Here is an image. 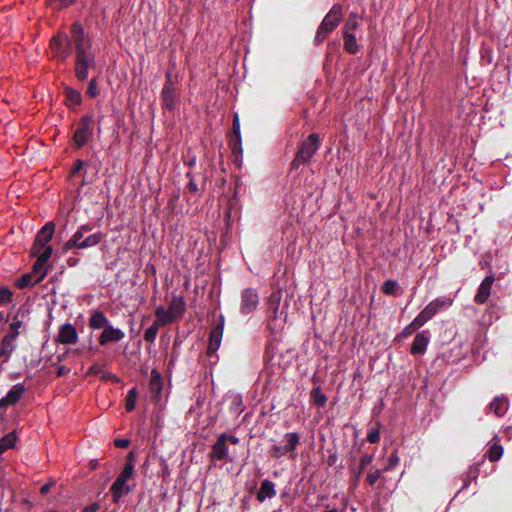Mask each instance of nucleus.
<instances>
[{
    "mask_svg": "<svg viewBox=\"0 0 512 512\" xmlns=\"http://www.w3.org/2000/svg\"><path fill=\"white\" fill-rule=\"evenodd\" d=\"M71 41L74 44L76 53L75 76L79 81H85L88 78V70L95 66V55L92 52V44L84 33L82 25L74 22L70 29Z\"/></svg>",
    "mask_w": 512,
    "mask_h": 512,
    "instance_id": "f257e3e1",
    "label": "nucleus"
},
{
    "mask_svg": "<svg viewBox=\"0 0 512 512\" xmlns=\"http://www.w3.org/2000/svg\"><path fill=\"white\" fill-rule=\"evenodd\" d=\"M92 228L85 224L81 225L77 231L71 236V238L64 244L63 250L68 251L71 249H87L97 246L104 238L102 232H91Z\"/></svg>",
    "mask_w": 512,
    "mask_h": 512,
    "instance_id": "f03ea898",
    "label": "nucleus"
},
{
    "mask_svg": "<svg viewBox=\"0 0 512 512\" xmlns=\"http://www.w3.org/2000/svg\"><path fill=\"white\" fill-rule=\"evenodd\" d=\"M343 18V7L334 4L321 21L314 37V44L319 46L338 27Z\"/></svg>",
    "mask_w": 512,
    "mask_h": 512,
    "instance_id": "7ed1b4c3",
    "label": "nucleus"
},
{
    "mask_svg": "<svg viewBox=\"0 0 512 512\" xmlns=\"http://www.w3.org/2000/svg\"><path fill=\"white\" fill-rule=\"evenodd\" d=\"M320 138L316 133L310 134L301 142L295 158L291 162V169H298L302 164H309L311 158L320 148Z\"/></svg>",
    "mask_w": 512,
    "mask_h": 512,
    "instance_id": "20e7f679",
    "label": "nucleus"
},
{
    "mask_svg": "<svg viewBox=\"0 0 512 512\" xmlns=\"http://www.w3.org/2000/svg\"><path fill=\"white\" fill-rule=\"evenodd\" d=\"M452 305V299L449 297H439L431 301L426 307L417 315V317L408 325L414 329H419L428 320H430L437 312L443 308Z\"/></svg>",
    "mask_w": 512,
    "mask_h": 512,
    "instance_id": "39448f33",
    "label": "nucleus"
},
{
    "mask_svg": "<svg viewBox=\"0 0 512 512\" xmlns=\"http://www.w3.org/2000/svg\"><path fill=\"white\" fill-rule=\"evenodd\" d=\"M134 473L130 465H124L123 470L118 475L114 483L112 484L110 491L113 496L115 503L119 502L124 494H128L133 490V487L129 486L127 481L133 477Z\"/></svg>",
    "mask_w": 512,
    "mask_h": 512,
    "instance_id": "423d86ee",
    "label": "nucleus"
},
{
    "mask_svg": "<svg viewBox=\"0 0 512 512\" xmlns=\"http://www.w3.org/2000/svg\"><path fill=\"white\" fill-rule=\"evenodd\" d=\"M53 57L59 61H65L71 54L70 42L65 34H57L50 41Z\"/></svg>",
    "mask_w": 512,
    "mask_h": 512,
    "instance_id": "0eeeda50",
    "label": "nucleus"
},
{
    "mask_svg": "<svg viewBox=\"0 0 512 512\" xmlns=\"http://www.w3.org/2000/svg\"><path fill=\"white\" fill-rule=\"evenodd\" d=\"M93 135L91 116H83L74 132L73 140L78 148L83 147Z\"/></svg>",
    "mask_w": 512,
    "mask_h": 512,
    "instance_id": "6e6552de",
    "label": "nucleus"
},
{
    "mask_svg": "<svg viewBox=\"0 0 512 512\" xmlns=\"http://www.w3.org/2000/svg\"><path fill=\"white\" fill-rule=\"evenodd\" d=\"M55 231V224L53 222L46 223L35 237L31 253H41L45 248L49 247L48 243L53 237Z\"/></svg>",
    "mask_w": 512,
    "mask_h": 512,
    "instance_id": "1a4fd4ad",
    "label": "nucleus"
},
{
    "mask_svg": "<svg viewBox=\"0 0 512 512\" xmlns=\"http://www.w3.org/2000/svg\"><path fill=\"white\" fill-rule=\"evenodd\" d=\"M209 457L212 461H221V460L232 461V459H230L228 456L227 434L226 433H222L218 436L216 442L211 447V450L209 452Z\"/></svg>",
    "mask_w": 512,
    "mask_h": 512,
    "instance_id": "9d476101",
    "label": "nucleus"
},
{
    "mask_svg": "<svg viewBox=\"0 0 512 512\" xmlns=\"http://www.w3.org/2000/svg\"><path fill=\"white\" fill-rule=\"evenodd\" d=\"M259 304L258 293L251 288L245 289L241 294L240 311L242 314H249L253 312Z\"/></svg>",
    "mask_w": 512,
    "mask_h": 512,
    "instance_id": "9b49d317",
    "label": "nucleus"
},
{
    "mask_svg": "<svg viewBox=\"0 0 512 512\" xmlns=\"http://www.w3.org/2000/svg\"><path fill=\"white\" fill-rule=\"evenodd\" d=\"M56 340L61 344H76L78 341L76 328L70 323L61 325Z\"/></svg>",
    "mask_w": 512,
    "mask_h": 512,
    "instance_id": "f8f14e48",
    "label": "nucleus"
},
{
    "mask_svg": "<svg viewBox=\"0 0 512 512\" xmlns=\"http://www.w3.org/2000/svg\"><path fill=\"white\" fill-rule=\"evenodd\" d=\"M25 392V386L21 383L15 384L4 396L0 399V409L6 408L10 405H15Z\"/></svg>",
    "mask_w": 512,
    "mask_h": 512,
    "instance_id": "ddd939ff",
    "label": "nucleus"
},
{
    "mask_svg": "<svg viewBox=\"0 0 512 512\" xmlns=\"http://www.w3.org/2000/svg\"><path fill=\"white\" fill-rule=\"evenodd\" d=\"M494 281H495L494 275H488L480 283L478 291L474 297V301L477 304H484L488 300V298L491 294V289H492V285H493Z\"/></svg>",
    "mask_w": 512,
    "mask_h": 512,
    "instance_id": "4468645a",
    "label": "nucleus"
},
{
    "mask_svg": "<svg viewBox=\"0 0 512 512\" xmlns=\"http://www.w3.org/2000/svg\"><path fill=\"white\" fill-rule=\"evenodd\" d=\"M149 388L151 391V400L155 403L160 402L163 389V379L161 374L155 369L151 371Z\"/></svg>",
    "mask_w": 512,
    "mask_h": 512,
    "instance_id": "2eb2a0df",
    "label": "nucleus"
},
{
    "mask_svg": "<svg viewBox=\"0 0 512 512\" xmlns=\"http://www.w3.org/2000/svg\"><path fill=\"white\" fill-rule=\"evenodd\" d=\"M53 252L52 246L45 248V251L41 253H32V255L37 256V260L33 265V273L39 276L42 272H45V276L47 275L46 264L51 257Z\"/></svg>",
    "mask_w": 512,
    "mask_h": 512,
    "instance_id": "dca6fc26",
    "label": "nucleus"
},
{
    "mask_svg": "<svg viewBox=\"0 0 512 512\" xmlns=\"http://www.w3.org/2000/svg\"><path fill=\"white\" fill-rule=\"evenodd\" d=\"M223 328V319H221V321L218 324L213 326L209 338L208 354L215 353L220 347L221 339L223 336Z\"/></svg>",
    "mask_w": 512,
    "mask_h": 512,
    "instance_id": "f3484780",
    "label": "nucleus"
},
{
    "mask_svg": "<svg viewBox=\"0 0 512 512\" xmlns=\"http://www.w3.org/2000/svg\"><path fill=\"white\" fill-rule=\"evenodd\" d=\"M124 332L119 328H114L112 325H108L101 333L99 337V343L106 345L109 342H118L124 338Z\"/></svg>",
    "mask_w": 512,
    "mask_h": 512,
    "instance_id": "a211bd4d",
    "label": "nucleus"
},
{
    "mask_svg": "<svg viewBox=\"0 0 512 512\" xmlns=\"http://www.w3.org/2000/svg\"><path fill=\"white\" fill-rule=\"evenodd\" d=\"M16 349V340L5 334L0 343V361L7 362Z\"/></svg>",
    "mask_w": 512,
    "mask_h": 512,
    "instance_id": "6ab92c4d",
    "label": "nucleus"
},
{
    "mask_svg": "<svg viewBox=\"0 0 512 512\" xmlns=\"http://www.w3.org/2000/svg\"><path fill=\"white\" fill-rule=\"evenodd\" d=\"M162 107L169 111H172L176 107L177 94L175 87L163 86L161 92Z\"/></svg>",
    "mask_w": 512,
    "mask_h": 512,
    "instance_id": "aec40b11",
    "label": "nucleus"
},
{
    "mask_svg": "<svg viewBox=\"0 0 512 512\" xmlns=\"http://www.w3.org/2000/svg\"><path fill=\"white\" fill-rule=\"evenodd\" d=\"M374 459V455L373 454H364L361 458H360V461H359V466L358 467H355L354 465H349V470H350V473L353 475L354 477V482L355 484L358 483L362 473H363V470L369 465L372 463Z\"/></svg>",
    "mask_w": 512,
    "mask_h": 512,
    "instance_id": "412c9836",
    "label": "nucleus"
},
{
    "mask_svg": "<svg viewBox=\"0 0 512 512\" xmlns=\"http://www.w3.org/2000/svg\"><path fill=\"white\" fill-rule=\"evenodd\" d=\"M276 495L275 484L268 479L261 482L260 489L257 492V500L264 502L267 498H273Z\"/></svg>",
    "mask_w": 512,
    "mask_h": 512,
    "instance_id": "4be33fe9",
    "label": "nucleus"
},
{
    "mask_svg": "<svg viewBox=\"0 0 512 512\" xmlns=\"http://www.w3.org/2000/svg\"><path fill=\"white\" fill-rule=\"evenodd\" d=\"M488 409L497 417L503 416L508 410L507 398L504 396H496L489 404Z\"/></svg>",
    "mask_w": 512,
    "mask_h": 512,
    "instance_id": "5701e85b",
    "label": "nucleus"
},
{
    "mask_svg": "<svg viewBox=\"0 0 512 512\" xmlns=\"http://www.w3.org/2000/svg\"><path fill=\"white\" fill-rule=\"evenodd\" d=\"M109 320L105 314L100 310L92 311L89 318V327L91 329H105L109 325Z\"/></svg>",
    "mask_w": 512,
    "mask_h": 512,
    "instance_id": "b1692460",
    "label": "nucleus"
},
{
    "mask_svg": "<svg viewBox=\"0 0 512 512\" xmlns=\"http://www.w3.org/2000/svg\"><path fill=\"white\" fill-rule=\"evenodd\" d=\"M284 440H285V449L288 453H290V457L292 459H295L296 457V448L298 446V444L300 443V435L298 432H290V433H286L284 435Z\"/></svg>",
    "mask_w": 512,
    "mask_h": 512,
    "instance_id": "393cba45",
    "label": "nucleus"
},
{
    "mask_svg": "<svg viewBox=\"0 0 512 512\" xmlns=\"http://www.w3.org/2000/svg\"><path fill=\"white\" fill-rule=\"evenodd\" d=\"M185 308L186 305L183 298L174 296L169 304L168 310L170 312V315H172L173 318L176 320L183 316Z\"/></svg>",
    "mask_w": 512,
    "mask_h": 512,
    "instance_id": "a878e982",
    "label": "nucleus"
},
{
    "mask_svg": "<svg viewBox=\"0 0 512 512\" xmlns=\"http://www.w3.org/2000/svg\"><path fill=\"white\" fill-rule=\"evenodd\" d=\"M429 338L423 332L418 333L411 346V353L414 355L424 354L428 345Z\"/></svg>",
    "mask_w": 512,
    "mask_h": 512,
    "instance_id": "bb28decb",
    "label": "nucleus"
},
{
    "mask_svg": "<svg viewBox=\"0 0 512 512\" xmlns=\"http://www.w3.org/2000/svg\"><path fill=\"white\" fill-rule=\"evenodd\" d=\"M45 278V272H42L39 276L35 277L31 273L24 274L16 281V286L20 289L34 286Z\"/></svg>",
    "mask_w": 512,
    "mask_h": 512,
    "instance_id": "cd10ccee",
    "label": "nucleus"
},
{
    "mask_svg": "<svg viewBox=\"0 0 512 512\" xmlns=\"http://www.w3.org/2000/svg\"><path fill=\"white\" fill-rule=\"evenodd\" d=\"M344 49L349 54H356L359 51V45L355 33L342 32Z\"/></svg>",
    "mask_w": 512,
    "mask_h": 512,
    "instance_id": "c85d7f7f",
    "label": "nucleus"
},
{
    "mask_svg": "<svg viewBox=\"0 0 512 512\" xmlns=\"http://www.w3.org/2000/svg\"><path fill=\"white\" fill-rule=\"evenodd\" d=\"M65 103L68 107H76L81 103V94L69 86L64 87Z\"/></svg>",
    "mask_w": 512,
    "mask_h": 512,
    "instance_id": "c756f323",
    "label": "nucleus"
},
{
    "mask_svg": "<svg viewBox=\"0 0 512 512\" xmlns=\"http://www.w3.org/2000/svg\"><path fill=\"white\" fill-rule=\"evenodd\" d=\"M156 320L154 321L160 326H164L166 324L172 323L175 321L172 315H170L169 310H166L164 307L159 306L155 310Z\"/></svg>",
    "mask_w": 512,
    "mask_h": 512,
    "instance_id": "7c9ffc66",
    "label": "nucleus"
},
{
    "mask_svg": "<svg viewBox=\"0 0 512 512\" xmlns=\"http://www.w3.org/2000/svg\"><path fill=\"white\" fill-rule=\"evenodd\" d=\"M17 441V436L15 432H10L4 437L0 439V454L4 453L6 450L11 449L15 446Z\"/></svg>",
    "mask_w": 512,
    "mask_h": 512,
    "instance_id": "2f4dec72",
    "label": "nucleus"
},
{
    "mask_svg": "<svg viewBox=\"0 0 512 512\" xmlns=\"http://www.w3.org/2000/svg\"><path fill=\"white\" fill-rule=\"evenodd\" d=\"M358 18L359 17L357 13H350L342 28V32L354 33L355 30H357L360 26Z\"/></svg>",
    "mask_w": 512,
    "mask_h": 512,
    "instance_id": "473e14b6",
    "label": "nucleus"
},
{
    "mask_svg": "<svg viewBox=\"0 0 512 512\" xmlns=\"http://www.w3.org/2000/svg\"><path fill=\"white\" fill-rule=\"evenodd\" d=\"M281 300V294L279 292L273 293L269 299V310L270 318L275 320L278 317L279 304Z\"/></svg>",
    "mask_w": 512,
    "mask_h": 512,
    "instance_id": "72a5a7b5",
    "label": "nucleus"
},
{
    "mask_svg": "<svg viewBox=\"0 0 512 512\" xmlns=\"http://www.w3.org/2000/svg\"><path fill=\"white\" fill-rule=\"evenodd\" d=\"M311 400L314 405L318 407H324L327 403V397L322 392L320 387H315L311 391Z\"/></svg>",
    "mask_w": 512,
    "mask_h": 512,
    "instance_id": "f704fd0d",
    "label": "nucleus"
},
{
    "mask_svg": "<svg viewBox=\"0 0 512 512\" xmlns=\"http://www.w3.org/2000/svg\"><path fill=\"white\" fill-rule=\"evenodd\" d=\"M138 397V390L136 387L131 388L125 399V409L127 412H131L135 409L136 401Z\"/></svg>",
    "mask_w": 512,
    "mask_h": 512,
    "instance_id": "c9c22d12",
    "label": "nucleus"
},
{
    "mask_svg": "<svg viewBox=\"0 0 512 512\" xmlns=\"http://www.w3.org/2000/svg\"><path fill=\"white\" fill-rule=\"evenodd\" d=\"M486 455L491 462H496L503 455V447L498 443H494L489 447Z\"/></svg>",
    "mask_w": 512,
    "mask_h": 512,
    "instance_id": "e433bc0d",
    "label": "nucleus"
},
{
    "mask_svg": "<svg viewBox=\"0 0 512 512\" xmlns=\"http://www.w3.org/2000/svg\"><path fill=\"white\" fill-rule=\"evenodd\" d=\"M160 327H161L160 325L153 322V324L145 330L144 336H143L144 340L148 343H153L157 337Z\"/></svg>",
    "mask_w": 512,
    "mask_h": 512,
    "instance_id": "4c0bfd02",
    "label": "nucleus"
},
{
    "mask_svg": "<svg viewBox=\"0 0 512 512\" xmlns=\"http://www.w3.org/2000/svg\"><path fill=\"white\" fill-rule=\"evenodd\" d=\"M75 0H46L47 5L52 10H60L72 5Z\"/></svg>",
    "mask_w": 512,
    "mask_h": 512,
    "instance_id": "58836bf2",
    "label": "nucleus"
},
{
    "mask_svg": "<svg viewBox=\"0 0 512 512\" xmlns=\"http://www.w3.org/2000/svg\"><path fill=\"white\" fill-rule=\"evenodd\" d=\"M21 326L22 321L14 318V321L9 325V332L6 335L17 340V337L20 334L19 329L21 328Z\"/></svg>",
    "mask_w": 512,
    "mask_h": 512,
    "instance_id": "ea45409f",
    "label": "nucleus"
},
{
    "mask_svg": "<svg viewBox=\"0 0 512 512\" xmlns=\"http://www.w3.org/2000/svg\"><path fill=\"white\" fill-rule=\"evenodd\" d=\"M229 146H230L233 154H241L242 153L241 136H232L229 141Z\"/></svg>",
    "mask_w": 512,
    "mask_h": 512,
    "instance_id": "a19ab883",
    "label": "nucleus"
},
{
    "mask_svg": "<svg viewBox=\"0 0 512 512\" xmlns=\"http://www.w3.org/2000/svg\"><path fill=\"white\" fill-rule=\"evenodd\" d=\"M382 477V470L374 469L367 473L366 482L369 486H373Z\"/></svg>",
    "mask_w": 512,
    "mask_h": 512,
    "instance_id": "79ce46f5",
    "label": "nucleus"
},
{
    "mask_svg": "<svg viewBox=\"0 0 512 512\" xmlns=\"http://www.w3.org/2000/svg\"><path fill=\"white\" fill-rule=\"evenodd\" d=\"M13 292L8 287H0V304L12 302Z\"/></svg>",
    "mask_w": 512,
    "mask_h": 512,
    "instance_id": "37998d69",
    "label": "nucleus"
},
{
    "mask_svg": "<svg viewBox=\"0 0 512 512\" xmlns=\"http://www.w3.org/2000/svg\"><path fill=\"white\" fill-rule=\"evenodd\" d=\"M270 453V456L272 458H281L282 456L288 454V452L286 451L284 445H273L269 451Z\"/></svg>",
    "mask_w": 512,
    "mask_h": 512,
    "instance_id": "c03bdc74",
    "label": "nucleus"
},
{
    "mask_svg": "<svg viewBox=\"0 0 512 512\" xmlns=\"http://www.w3.org/2000/svg\"><path fill=\"white\" fill-rule=\"evenodd\" d=\"M397 282L394 280H386L382 286V291L385 294L393 295L396 292Z\"/></svg>",
    "mask_w": 512,
    "mask_h": 512,
    "instance_id": "a18cd8bd",
    "label": "nucleus"
},
{
    "mask_svg": "<svg viewBox=\"0 0 512 512\" xmlns=\"http://www.w3.org/2000/svg\"><path fill=\"white\" fill-rule=\"evenodd\" d=\"M400 462V458L398 457L397 452H393L392 455L388 459V463L383 469V471L393 470Z\"/></svg>",
    "mask_w": 512,
    "mask_h": 512,
    "instance_id": "49530a36",
    "label": "nucleus"
},
{
    "mask_svg": "<svg viewBox=\"0 0 512 512\" xmlns=\"http://www.w3.org/2000/svg\"><path fill=\"white\" fill-rule=\"evenodd\" d=\"M379 424H377V428L375 429H372L368 435H367V440L368 442L374 444V443H378L380 441V430H379Z\"/></svg>",
    "mask_w": 512,
    "mask_h": 512,
    "instance_id": "de8ad7c7",
    "label": "nucleus"
},
{
    "mask_svg": "<svg viewBox=\"0 0 512 512\" xmlns=\"http://www.w3.org/2000/svg\"><path fill=\"white\" fill-rule=\"evenodd\" d=\"M99 94L98 84L96 79H91L87 88V95L96 97Z\"/></svg>",
    "mask_w": 512,
    "mask_h": 512,
    "instance_id": "09e8293b",
    "label": "nucleus"
},
{
    "mask_svg": "<svg viewBox=\"0 0 512 512\" xmlns=\"http://www.w3.org/2000/svg\"><path fill=\"white\" fill-rule=\"evenodd\" d=\"M232 132H233V136H241V134H240V121H239L238 114L234 115L233 125H232Z\"/></svg>",
    "mask_w": 512,
    "mask_h": 512,
    "instance_id": "8fccbe9b",
    "label": "nucleus"
},
{
    "mask_svg": "<svg viewBox=\"0 0 512 512\" xmlns=\"http://www.w3.org/2000/svg\"><path fill=\"white\" fill-rule=\"evenodd\" d=\"M187 177L189 178V183L187 185V188L189 189L190 192L197 193L199 191V188H198V185L196 184V182L194 181V179L192 178V175L190 172L187 173Z\"/></svg>",
    "mask_w": 512,
    "mask_h": 512,
    "instance_id": "3c124183",
    "label": "nucleus"
},
{
    "mask_svg": "<svg viewBox=\"0 0 512 512\" xmlns=\"http://www.w3.org/2000/svg\"><path fill=\"white\" fill-rule=\"evenodd\" d=\"M56 485V480L50 479L47 483L41 486L40 492L41 494H47L52 487Z\"/></svg>",
    "mask_w": 512,
    "mask_h": 512,
    "instance_id": "603ef678",
    "label": "nucleus"
},
{
    "mask_svg": "<svg viewBox=\"0 0 512 512\" xmlns=\"http://www.w3.org/2000/svg\"><path fill=\"white\" fill-rule=\"evenodd\" d=\"M136 454L134 451H130L127 455L126 464L130 465L132 468V472L134 473V461H135Z\"/></svg>",
    "mask_w": 512,
    "mask_h": 512,
    "instance_id": "864d4df0",
    "label": "nucleus"
},
{
    "mask_svg": "<svg viewBox=\"0 0 512 512\" xmlns=\"http://www.w3.org/2000/svg\"><path fill=\"white\" fill-rule=\"evenodd\" d=\"M130 441L128 439H115L114 444L118 448H126L129 446Z\"/></svg>",
    "mask_w": 512,
    "mask_h": 512,
    "instance_id": "5fc2aeb1",
    "label": "nucleus"
},
{
    "mask_svg": "<svg viewBox=\"0 0 512 512\" xmlns=\"http://www.w3.org/2000/svg\"><path fill=\"white\" fill-rule=\"evenodd\" d=\"M100 508L98 503H92L86 507H84L83 512H97Z\"/></svg>",
    "mask_w": 512,
    "mask_h": 512,
    "instance_id": "6e6d98bb",
    "label": "nucleus"
},
{
    "mask_svg": "<svg viewBox=\"0 0 512 512\" xmlns=\"http://www.w3.org/2000/svg\"><path fill=\"white\" fill-rule=\"evenodd\" d=\"M164 86L174 87V84H173V81H172V75H171L170 71H168L166 73V82H165Z\"/></svg>",
    "mask_w": 512,
    "mask_h": 512,
    "instance_id": "4d7b16f0",
    "label": "nucleus"
},
{
    "mask_svg": "<svg viewBox=\"0 0 512 512\" xmlns=\"http://www.w3.org/2000/svg\"><path fill=\"white\" fill-rule=\"evenodd\" d=\"M232 445H237L239 443V439L234 435H227V443Z\"/></svg>",
    "mask_w": 512,
    "mask_h": 512,
    "instance_id": "13d9d810",
    "label": "nucleus"
},
{
    "mask_svg": "<svg viewBox=\"0 0 512 512\" xmlns=\"http://www.w3.org/2000/svg\"><path fill=\"white\" fill-rule=\"evenodd\" d=\"M69 372V369L65 366H60L57 370V375L58 376H64L66 375L67 373Z\"/></svg>",
    "mask_w": 512,
    "mask_h": 512,
    "instance_id": "bf43d9fd",
    "label": "nucleus"
},
{
    "mask_svg": "<svg viewBox=\"0 0 512 512\" xmlns=\"http://www.w3.org/2000/svg\"><path fill=\"white\" fill-rule=\"evenodd\" d=\"M99 371H100V367L98 365L94 364L89 368L88 373L97 374Z\"/></svg>",
    "mask_w": 512,
    "mask_h": 512,
    "instance_id": "052dcab7",
    "label": "nucleus"
},
{
    "mask_svg": "<svg viewBox=\"0 0 512 512\" xmlns=\"http://www.w3.org/2000/svg\"><path fill=\"white\" fill-rule=\"evenodd\" d=\"M83 165H84V162L82 160H78L76 162V165H75L74 169H73V173L78 172L83 167Z\"/></svg>",
    "mask_w": 512,
    "mask_h": 512,
    "instance_id": "680f3d73",
    "label": "nucleus"
},
{
    "mask_svg": "<svg viewBox=\"0 0 512 512\" xmlns=\"http://www.w3.org/2000/svg\"><path fill=\"white\" fill-rule=\"evenodd\" d=\"M76 263H77V260H76V259H72V258H70V259L68 260V264H69V265H71V266H72V265H75Z\"/></svg>",
    "mask_w": 512,
    "mask_h": 512,
    "instance_id": "e2e57ef3",
    "label": "nucleus"
},
{
    "mask_svg": "<svg viewBox=\"0 0 512 512\" xmlns=\"http://www.w3.org/2000/svg\"><path fill=\"white\" fill-rule=\"evenodd\" d=\"M414 330H415V329H414L413 327H409V328H408V326L404 329V331H405L407 334L411 333V332H412V331H414Z\"/></svg>",
    "mask_w": 512,
    "mask_h": 512,
    "instance_id": "0e129e2a",
    "label": "nucleus"
},
{
    "mask_svg": "<svg viewBox=\"0 0 512 512\" xmlns=\"http://www.w3.org/2000/svg\"><path fill=\"white\" fill-rule=\"evenodd\" d=\"M324 512H338L336 508H333V509H330L328 511H324Z\"/></svg>",
    "mask_w": 512,
    "mask_h": 512,
    "instance_id": "69168bd1",
    "label": "nucleus"
},
{
    "mask_svg": "<svg viewBox=\"0 0 512 512\" xmlns=\"http://www.w3.org/2000/svg\"><path fill=\"white\" fill-rule=\"evenodd\" d=\"M3 319V313L0 312V320Z\"/></svg>",
    "mask_w": 512,
    "mask_h": 512,
    "instance_id": "338daca9",
    "label": "nucleus"
}]
</instances>
